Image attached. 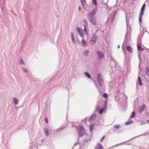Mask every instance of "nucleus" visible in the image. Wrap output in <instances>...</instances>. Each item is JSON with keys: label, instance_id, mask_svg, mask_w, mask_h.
I'll return each instance as SVG.
<instances>
[{"label": "nucleus", "instance_id": "nucleus-1", "mask_svg": "<svg viewBox=\"0 0 149 149\" xmlns=\"http://www.w3.org/2000/svg\"><path fill=\"white\" fill-rule=\"evenodd\" d=\"M97 8L95 7L94 9L87 15L88 19L93 25L97 24L96 20L94 15L96 13Z\"/></svg>", "mask_w": 149, "mask_h": 149}, {"label": "nucleus", "instance_id": "nucleus-2", "mask_svg": "<svg viewBox=\"0 0 149 149\" xmlns=\"http://www.w3.org/2000/svg\"><path fill=\"white\" fill-rule=\"evenodd\" d=\"M124 5V10L125 13V15L126 21V25L127 26V30L128 28H130V26H128V25L129 24V19L130 18V7L128 6L127 8L126 7L125 4L124 2L123 3Z\"/></svg>", "mask_w": 149, "mask_h": 149}, {"label": "nucleus", "instance_id": "nucleus-3", "mask_svg": "<svg viewBox=\"0 0 149 149\" xmlns=\"http://www.w3.org/2000/svg\"><path fill=\"white\" fill-rule=\"evenodd\" d=\"M77 130L79 136L81 137L86 134L84 127L81 125L77 127Z\"/></svg>", "mask_w": 149, "mask_h": 149}, {"label": "nucleus", "instance_id": "nucleus-4", "mask_svg": "<svg viewBox=\"0 0 149 149\" xmlns=\"http://www.w3.org/2000/svg\"><path fill=\"white\" fill-rule=\"evenodd\" d=\"M123 45L122 46V49L125 57V64L126 65H130V61L129 58L127 56V54L126 51L123 48Z\"/></svg>", "mask_w": 149, "mask_h": 149}, {"label": "nucleus", "instance_id": "nucleus-5", "mask_svg": "<svg viewBox=\"0 0 149 149\" xmlns=\"http://www.w3.org/2000/svg\"><path fill=\"white\" fill-rule=\"evenodd\" d=\"M97 79L99 84L101 86L103 85V81L100 74L98 73L97 77Z\"/></svg>", "mask_w": 149, "mask_h": 149}, {"label": "nucleus", "instance_id": "nucleus-6", "mask_svg": "<svg viewBox=\"0 0 149 149\" xmlns=\"http://www.w3.org/2000/svg\"><path fill=\"white\" fill-rule=\"evenodd\" d=\"M97 38V36L95 35H93L92 38H91L90 41L91 45H93L96 42V40Z\"/></svg>", "mask_w": 149, "mask_h": 149}, {"label": "nucleus", "instance_id": "nucleus-7", "mask_svg": "<svg viewBox=\"0 0 149 149\" xmlns=\"http://www.w3.org/2000/svg\"><path fill=\"white\" fill-rule=\"evenodd\" d=\"M107 101H105L104 102V107L101 108L99 110V113L100 114H101L106 110V108L107 107Z\"/></svg>", "mask_w": 149, "mask_h": 149}, {"label": "nucleus", "instance_id": "nucleus-8", "mask_svg": "<svg viewBox=\"0 0 149 149\" xmlns=\"http://www.w3.org/2000/svg\"><path fill=\"white\" fill-rule=\"evenodd\" d=\"M84 135L85 136V137L83 140V142L85 143L90 141L91 137L89 135L87 134H86Z\"/></svg>", "mask_w": 149, "mask_h": 149}, {"label": "nucleus", "instance_id": "nucleus-9", "mask_svg": "<svg viewBox=\"0 0 149 149\" xmlns=\"http://www.w3.org/2000/svg\"><path fill=\"white\" fill-rule=\"evenodd\" d=\"M73 149H80V145L79 142L75 143Z\"/></svg>", "mask_w": 149, "mask_h": 149}, {"label": "nucleus", "instance_id": "nucleus-10", "mask_svg": "<svg viewBox=\"0 0 149 149\" xmlns=\"http://www.w3.org/2000/svg\"><path fill=\"white\" fill-rule=\"evenodd\" d=\"M77 29L78 33L79 34L80 36L83 38L84 35L82 30L80 28L77 27Z\"/></svg>", "mask_w": 149, "mask_h": 149}, {"label": "nucleus", "instance_id": "nucleus-11", "mask_svg": "<svg viewBox=\"0 0 149 149\" xmlns=\"http://www.w3.org/2000/svg\"><path fill=\"white\" fill-rule=\"evenodd\" d=\"M97 53L99 58L102 59L104 57V54L102 52L99 51Z\"/></svg>", "mask_w": 149, "mask_h": 149}, {"label": "nucleus", "instance_id": "nucleus-12", "mask_svg": "<svg viewBox=\"0 0 149 149\" xmlns=\"http://www.w3.org/2000/svg\"><path fill=\"white\" fill-rule=\"evenodd\" d=\"M95 149H104L100 143L97 144L95 147Z\"/></svg>", "mask_w": 149, "mask_h": 149}, {"label": "nucleus", "instance_id": "nucleus-13", "mask_svg": "<svg viewBox=\"0 0 149 149\" xmlns=\"http://www.w3.org/2000/svg\"><path fill=\"white\" fill-rule=\"evenodd\" d=\"M146 6V4L145 3H144L141 8V12L140 13L143 14V13L145 8Z\"/></svg>", "mask_w": 149, "mask_h": 149}, {"label": "nucleus", "instance_id": "nucleus-14", "mask_svg": "<svg viewBox=\"0 0 149 149\" xmlns=\"http://www.w3.org/2000/svg\"><path fill=\"white\" fill-rule=\"evenodd\" d=\"M44 132L45 135L47 136H48L49 134V130L46 128H44Z\"/></svg>", "mask_w": 149, "mask_h": 149}, {"label": "nucleus", "instance_id": "nucleus-15", "mask_svg": "<svg viewBox=\"0 0 149 149\" xmlns=\"http://www.w3.org/2000/svg\"><path fill=\"white\" fill-rule=\"evenodd\" d=\"M137 47L138 48V49L141 51H144V49L139 44H138L137 45Z\"/></svg>", "mask_w": 149, "mask_h": 149}, {"label": "nucleus", "instance_id": "nucleus-16", "mask_svg": "<svg viewBox=\"0 0 149 149\" xmlns=\"http://www.w3.org/2000/svg\"><path fill=\"white\" fill-rule=\"evenodd\" d=\"M13 102L15 105H17L18 104L19 101L15 97H14L13 99Z\"/></svg>", "mask_w": 149, "mask_h": 149}, {"label": "nucleus", "instance_id": "nucleus-17", "mask_svg": "<svg viewBox=\"0 0 149 149\" xmlns=\"http://www.w3.org/2000/svg\"><path fill=\"white\" fill-rule=\"evenodd\" d=\"M71 36V39H72V42L74 43H75L76 42L75 39L74 37V34L72 33Z\"/></svg>", "mask_w": 149, "mask_h": 149}, {"label": "nucleus", "instance_id": "nucleus-18", "mask_svg": "<svg viewBox=\"0 0 149 149\" xmlns=\"http://www.w3.org/2000/svg\"><path fill=\"white\" fill-rule=\"evenodd\" d=\"M96 117V115L95 114H93L89 118V119L90 120H93Z\"/></svg>", "mask_w": 149, "mask_h": 149}, {"label": "nucleus", "instance_id": "nucleus-19", "mask_svg": "<svg viewBox=\"0 0 149 149\" xmlns=\"http://www.w3.org/2000/svg\"><path fill=\"white\" fill-rule=\"evenodd\" d=\"M84 74L89 79H91V76L88 72H84Z\"/></svg>", "mask_w": 149, "mask_h": 149}, {"label": "nucleus", "instance_id": "nucleus-20", "mask_svg": "<svg viewBox=\"0 0 149 149\" xmlns=\"http://www.w3.org/2000/svg\"><path fill=\"white\" fill-rule=\"evenodd\" d=\"M94 125L93 124L89 126L90 130L91 132H92L94 127Z\"/></svg>", "mask_w": 149, "mask_h": 149}, {"label": "nucleus", "instance_id": "nucleus-21", "mask_svg": "<svg viewBox=\"0 0 149 149\" xmlns=\"http://www.w3.org/2000/svg\"><path fill=\"white\" fill-rule=\"evenodd\" d=\"M81 43L84 46H86L87 45V44L86 42L84 39L83 38L81 41Z\"/></svg>", "mask_w": 149, "mask_h": 149}, {"label": "nucleus", "instance_id": "nucleus-22", "mask_svg": "<svg viewBox=\"0 0 149 149\" xmlns=\"http://www.w3.org/2000/svg\"><path fill=\"white\" fill-rule=\"evenodd\" d=\"M138 81L139 82V84L140 86H141L142 85V81L140 77H138Z\"/></svg>", "mask_w": 149, "mask_h": 149}, {"label": "nucleus", "instance_id": "nucleus-23", "mask_svg": "<svg viewBox=\"0 0 149 149\" xmlns=\"http://www.w3.org/2000/svg\"><path fill=\"white\" fill-rule=\"evenodd\" d=\"M100 104V102H98L97 103V104L96 106V110L97 111H98L99 110V109L100 107V106L99 105Z\"/></svg>", "mask_w": 149, "mask_h": 149}, {"label": "nucleus", "instance_id": "nucleus-24", "mask_svg": "<svg viewBox=\"0 0 149 149\" xmlns=\"http://www.w3.org/2000/svg\"><path fill=\"white\" fill-rule=\"evenodd\" d=\"M117 14V11H115L113 16L112 17L111 21L113 22L116 17V15Z\"/></svg>", "mask_w": 149, "mask_h": 149}, {"label": "nucleus", "instance_id": "nucleus-25", "mask_svg": "<svg viewBox=\"0 0 149 149\" xmlns=\"http://www.w3.org/2000/svg\"><path fill=\"white\" fill-rule=\"evenodd\" d=\"M145 105L143 104L142 105V107L140 108V112L143 111L145 107Z\"/></svg>", "mask_w": 149, "mask_h": 149}, {"label": "nucleus", "instance_id": "nucleus-26", "mask_svg": "<svg viewBox=\"0 0 149 149\" xmlns=\"http://www.w3.org/2000/svg\"><path fill=\"white\" fill-rule=\"evenodd\" d=\"M130 116L129 118V120L127 121L125 123V125H128L130 124Z\"/></svg>", "mask_w": 149, "mask_h": 149}, {"label": "nucleus", "instance_id": "nucleus-27", "mask_svg": "<svg viewBox=\"0 0 149 149\" xmlns=\"http://www.w3.org/2000/svg\"><path fill=\"white\" fill-rule=\"evenodd\" d=\"M126 51H128L129 53L130 52V46H126Z\"/></svg>", "mask_w": 149, "mask_h": 149}, {"label": "nucleus", "instance_id": "nucleus-28", "mask_svg": "<svg viewBox=\"0 0 149 149\" xmlns=\"http://www.w3.org/2000/svg\"><path fill=\"white\" fill-rule=\"evenodd\" d=\"M143 14H141V13H140V15H139V22H141V21H142V16H143Z\"/></svg>", "mask_w": 149, "mask_h": 149}, {"label": "nucleus", "instance_id": "nucleus-29", "mask_svg": "<svg viewBox=\"0 0 149 149\" xmlns=\"http://www.w3.org/2000/svg\"><path fill=\"white\" fill-rule=\"evenodd\" d=\"M89 52V50H85L84 52V54L86 56H87Z\"/></svg>", "mask_w": 149, "mask_h": 149}, {"label": "nucleus", "instance_id": "nucleus-30", "mask_svg": "<svg viewBox=\"0 0 149 149\" xmlns=\"http://www.w3.org/2000/svg\"><path fill=\"white\" fill-rule=\"evenodd\" d=\"M92 3L95 5H97V3L96 0H92Z\"/></svg>", "mask_w": 149, "mask_h": 149}, {"label": "nucleus", "instance_id": "nucleus-31", "mask_svg": "<svg viewBox=\"0 0 149 149\" xmlns=\"http://www.w3.org/2000/svg\"><path fill=\"white\" fill-rule=\"evenodd\" d=\"M80 1L83 6H84V3H86V0H80Z\"/></svg>", "mask_w": 149, "mask_h": 149}, {"label": "nucleus", "instance_id": "nucleus-32", "mask_svg": "<svg viewBox=\"0 0 149 149\" xmlns=\"http://www.w3.org/2000/svg\"><path fill=\"white\" fill-rule=\"evenodd\" d=\"M103 96L104 98H106L108 97V95L107 93H104L103 94Z\"/></svg>", "mask_w": 149, "mask_h": 149}, {"label": "nucleus", "instance_id": "nucleus-33", "mask_svg": "<svg viewBox=\"0 0 149 149\" xmlns=\"http://www.w3.org/2000/svg\"><path fill=\"white\" fill-rule=\"evenodd\" d=\"M23 68V71H24V72H26V73H27L28 72V70L27 68Z\"/></svg>", "mask_w": 149, "mask_h": 149}, {"label": "nucleus", "instance_id": "nucleus-34", "mask_svg": "<svg viewBox=\"0 0 149 149\" xmlns=\"http://www.w3.org/2000/svg\"><path fill=\"white\" fill-rule=\"evenodd\" d=\"M113 127L114 128H116V129H118L120 127V126L119 125H114Z\"/></svg>", "mask_w": 149, "mask_h": 149}, {"label": "nucleus", "instance_id": "nucleus-35", "mask_svg": "<svg viewBox=\"0 0 149 149\" xmlns=\"http://www.w3.org/2000/svg\"><path fill=\"white\" fill-rule=\"evenodd\" d=\"M135 117V113L134 111L132 112V115H131V118H134Z\"/></svg>", "mask_w": 149, "mask_h": 149}, {"label": "nucleus", "instance_id": "nucleus-36", "mask_svg": "<svg viewBox=\"0 0 149 149\" xmlns=\"http://www.w3.org/2000/svg\"><path fill=\"white\" fill-rule=\"evenodd\" d=\"M105 136H103L100 139V141L102 142L105 138Z\"/></svg>", "mask_w": 149, "mask_h": 149}, {"label": "nucleus", "instance_id": "nucleus-37", "mask_svg": "<svg viewBox=\"0 0 149 149\" xmlns=\"http://www.w3.org/2000/svg\"><path fill=\"white\" fill-rule=\"evenodd\" d=\"M45 121L46 123H48V119L47 118H45Z\"/></svg>", "mask_w": 149, "mask_h": 149}, {"label": "nucleus", "instance_id": "nucleus-38", "mask_svg": "<svg viewBox=\"0 0 149 149\" xmlns=\"http://www.w3.org/2000/svg\"><path fill=\"white\" fill-rule=\"evenodd\" d=\"M20 63H21L23 64L24 65V63L23 61H22V60L21 59H20Z\"/></svg>", "mask_w": 149, "mask_h": 149}, {"label": "nucleus", "instance_id": "nucleus-39", "mask_svg": "<svg viewBox=\"0 0 149 149\" xmlns=\"http://www.w3.org/2000/svg\"><path fill=\"white\" fill-rule=\"evenodd\" d=\"M84 31H85V32H87V29H86V27L85 26H84Z\"/></svg>", "mask_w": 149, "mask_h": 149}, {"label": "nucleus", "instance_id": "nucleus-40", "mask_svg": "<svg viewBox=\"0 0 149 149\" xmlns=\"http://www.w3.org/2000/svg\"><path fill=\"white\" fill-rule=\"evenodd\" d=\"M64 128H59L58 129V131H61V130H62Z\"/></svg>", "mask_w": 149, "mask_h": 149}, {"label": "nucleus", "instance_id": "nucleus-41", "mask_svg": "<svg viewBox=\"0 0 149 149\" xmlns=\"http://www.w3.org/2000/svg\"><path fill=\"white\" fill-rule=\"evenodd\" d=\"M11 13H13L14 15H15V16L16 15L14 13V12L12 10H11Z\"/></svg>", "mask_w": 149, "mask_h": 149}, {"label": "nucleus", "instance_id": "nucleus-42", "mask_svg": "<svg viewBox=\"0 0 149 149\" xmlns=\"http://www.w3.org/2000/svg\"><path fill=\"white\" fill-rule=\"evenodd\" d=\"M124 144V142H123V143H121L119 144H118L116 145L115 146H117L119 145H120L121 144Z\"/></svg>", "mask_w": 149, "mask_h": 149}, {"label": "nucleus", "instance_id": "nucleus-43", "mask_svg": "<svg viewBox=\"0 0 149 149\" xmlns=\"http://www.w3.org/2000/svg\"><path fill=\"white\" fill-rule=\"evenodd\" d=\"M87 117L85 118L83 120V121H84L86 120L87 119Z\"/></svg>", "mask_w": 149, "mask_h": 149}, {"label": "nucleus", "instance_id": "nucleus-44", "mask_svg": "<svg viewBox=\"0 0 149 149\" xmlns=\"http://www.w3.org/2000/svg\"><path fill=\"white\" fill-rule=\"evenodd\" d=\"M79 11H80L81 10V8L80 6L79 7Z\"/></svg>", "mask_w": 149, "mask_h": 149}, {"label": "nucleus", "instance_id": "nucleus-45", "mask_svg": "<svg viewBox=\"0 0 149 149\" xmlns=\"http://www.w3.org/2000/svg\"><path fill=\"white\" fill-rule=\"evenodd\" d=\"M104 5H106L107 7H108V6L107 5V3H104Z\"/></svg>", "mask_w": 149, "mask_h": 149}, {"label": "nucleus", "instance_id": "nucleus-46", "mask_svg": "<svg viewBox=\"0 0 149 149\" xmlns=\"http://www.w3.org/2000/svg\"><path fill=\"white\" fill-rule=\"evenodd\" d=\"M83 21H84V22L85 23H86V20H83Z\"/></svg>", "mask_w": 149, "mask_h": 149}, {"label": "nucleus", "instance_id": "nucleus-47", "mask_svg": "<svg viewBox=\"0 0 149 149\" xmlns=\"http://www.w3.org/2000/svg\"><path fill=\"white\" fill-rule=\"evenodd\" d=\"M148 70H147V72H147V74H148Z\"/></svg>", "mask_w": 149, "mask_h": 149}, {"label": "nucleus", "instance_id": "nucleus-48", "mask_svg": "<svg viewBox=\"0 0 149 149\" xmlns=\"http://www.w3.org/2000/svg\"><path fill=\"white\" fill-rule=\"evenodd\" d=\"M120 47V45H118L117 47H118V48H119Z\"/></svg>", "mask_w": 149, "mask_h": 149}, {"label": "nucleus", "instance_id": "nucleus-49", "mask_svg": "<svg viewBox=\"0 0 149 149\" xmlns=\"http://www.w3.org/2000/svg\"><path fill=\"white\" fill-rule=\"evenodd\" d=\"M127 38V34H126L125 37V39H126V38Z\"/></svg>", "mask_w": 149, "mask_h": 149}, {"label": "nucleus", "instance_id": "nucleus-50", "mask_svg": "<svg viewBox=\"0 0 149 149\" xmlns=\"http://www.w3.org/2000/svg\"><path fill=\"white\" fill-rule=\"evenodd\" d=\"M118 100H119V101H120V100L119 99H118Z\"/></svg>", "mask_w": 149, "mask_h": 149}, {"label": "nucleus", "instance_id": "nucleus-51", "mask_svg": "<svg viewBox=\"0 0 149 149\" xmlns=\"http://www.w3.org/2000/svg\"><path fill=\"white\" fill-rule=\"evenodd\" d=\"M128 144V145H130V143H128V144Z\"/></svg>", "mask_w": 149, "mask_h": 149}, {"label": "nucleus", "instance_id": "nucleus-52", "mask_svg": "<svg viewBox=\"0 0 149 149\" xmlns=\"http://www.w3.org/2000/svg\"><path fill=\"white\" fill-rule=\"evenodd\" d=\"M113 61H114V62L115 63V61L114 60H113Z\"/></svg>", "mask_w": 149, "mask_h": 149}, {"label": "nucleus", "instance_id": "nucleus-53", "mask_svg": "<svg viewBox=\"0 0 149 149\" xmlns=\"http://www.w3.org/2000/svg\"><path fill=\"white\" fill-rule=\"evenodd\" d=\"M148 100L149 101V97L148 98Z\"/></svg>", "mask_w": 149, "mask_h": 149}, {"label": "nucleus", "instance_id": "nucleus-54", "mask_svg": "<svg viewBox=\"0 0 149 149\" xmlns=\"http://www.w3.org/2000/svg\"><path fill=\"white\" fill-rule=\"evenodd\" d=\"M131 123H133V122H132L131 121Z\"/></svg>", "mask_w": 149, "mask_h": 149}, {"label": "nucleus", "instance_id": "nucleus-55", "mask_svg": "<svg viewBox=\"0 0 149 149\" xmlns=\"http://www.w3.org/2000/svg\"><path fill=\"white\" fill-rule=\"evenodd\" d=\"M117 1H118V0H117Z\"/></svg>", "mask_w": 149, "mask_h": 149}]
</instances>
